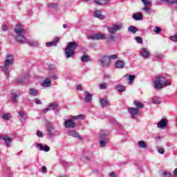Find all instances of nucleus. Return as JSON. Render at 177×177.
<instances>
[{"label": "nucleus", "mask_w": 177, "mask_h": 177, "mask_svg": "<svg viewBox=\"0 0 177 177\" xmlns=\"http://www.w3.org/2000/svg\"><path fill=\"white\" fill-rule=\"evenodd\" d=\"M15 63V57L12 54L7 53L4 60V66H2V71L8 75L10 73V66Z\"/></svg>", "instance_id": "1"}, {"label": "nucleus", "mask_w": 177, "mask_h": 177, "mask_svg": "<svg viewBox=\"0 0 177 177\" xmlns=\"http://www.w3.org/2000/svg\"><path fill=\"white\" fill-rule=\"evenodd\" d=\"M15 32L17 34L16 41L19 44H26L27 39L24 37L25 31L24 29L21 28V25L17 24L15 29Z\"/></svg>", "instance_id": "2"}, {"label": "nucleus", "mask_w": 177, "mask_h": 177, "mask_svg": "<svg viewBox=\"0 0 177 177\" xmlns=\"http://www.w3.org/2000/svg\"><path fill=\"white\" fill-rule=\"evenodd\" d=\"M124 26L122 24H115L111 27H108V32L110 34L109 40L110 41H115V36L114 35L117 31H120V30H122Z\"/></svg>", "instance_id": "3"}, {"label": "nucleus", "mask_w": 177, "mask_h": 177, "mask_svg": "<svg viewBox=\"0 0 177 177\" xmlns=\"http://www.w3.org/2000/svg\"><path fill=\"white\" fill-rule=\"evenodd\" d=\"M77 46L78 44L74 41L69 42L65 48V57L70 59L73 55H75V49H77Z\"/></svg>", "instance_id": "4"}, {"label": "nucleus", "mask_w": 177, "mask_h": 177, "mask_svg": "<svg viewBox=\"0 0 177 177\" xmlns=\"http://www.w3.org/2000/svg\"><path fill=\"white\" fill-rule=\"evenodd\" d=\"M171 83L168 80H165V77L162 76H159L156 77V80L154 81V88L155 89H162L164 86H169Z\"/></svg>", "instance_id": "5"}, {"label": "nucleus", "mask_w": 177, "mask_h": 177, "mask_svg": "<svg viewBox=\"0 0 177 177\" xmlns=\"http://www.w3.org/2000/svg\"><path fill=\"white\" fill-rule=\"evenodd\" d=\"M47 133L49 136V138H55L56 135H60L59 131L56 130V127L52 124H49L47 126Z\"/></svg>", "instance_id": "6"}, {"label": "nucleus", "mask_w": 177, "mask_h": 177, "mask_svg": "<svg viewBox=\"0 0 177 177\" xmlns=\"http://www.w3.org/2000/svg\"><path fill=\"white\" fill-rule=\"evenodd\" d=\"M90 39H92V41H100L103 39H106L107 37H106V35L98 32L97 34H92L89 36Z\"/></svg>", "instance_id": "7"}, {"label": "nucleus", "mask_w": 177, "mask_h": 177, "mask_svg": "<svg viewBox=\"0 0 177 177\" xmlns=\"http://www.w3.org/2000/svg\"><path fill=\"white\" fill-rule=\"evenodd\" d=\"M100 66L102 67H109L110 66V59H109V57L107 55H104L100 60H99Z\"/></svg>", "instance_id": "8"}, {"label": "nucleus", "mask_w": 177, "mask_h": 177, "mask_svg": "<svg viewBox=\"0 0 177 177\" xmlns=\"http://www.w3.org/2000/svg\"><path fill=\"white\" fill-rule=\"evenodd\" d=\"M127 110L133 120H135V118H136V115L139 114V110L135 107H129Z\"/></svg>", "instance_id": "9"}, {"label": "nucleus", "mask_w": 177, "mask_h": 177, "mask_svg": "<svg viewBox=\"0 0 177 177\" xmlns=\"http://www.w3.org/2000/svg\"><path fill=\"white\" fill-rule=\"evenodd\" d=\"M57 107H59V104L53 102L50 103L48 107L42 110V113H46L48 111H50V110H56Z\"/></svg>", "instance_id": "10"}, {"label": "nucleus", "mask_w": 177, "mask_h": 177, "mask_svg": "<svg viewBox=\"0 0 177 177\" xmlns=\"http://www.w3.org/2000/svg\"><path fill=\"white\" fill-rule=\"evenodd\" d=\"M168 125V120L163 118L157 124L158 128L160 129H165V127Z\"/></svg>", "instance_id": "11"}, {"label": "nucleus", "mask_w": 177, "mask_h": 177, "mask_svg": "<svg viewBox=\"0 0 177 177\" xmlns=\"http://www.w3.org/2000/svg\"><path fill=\"white\" fill-rule=\"evenodd\" d=\"M140 55L144 59H149V57H150V51H149V50H147V48H141Z\"/></svg>", "instance_id": "12"}, {"label": "nucleus", "mask_w": 177, "mask_h": 177, "mask_svg": "<svg viewBox=\"0 0 177 177\" xmlns=\"http://www.w3.org/2000/svg\"><path fill=\"white\" fill-rule=\"evenodd\" d=\"M65 128H71L74 129L75 128V123L71 120H66L64 122Z\"/></svg>", "instance_id": "13"}, {"label": "nucleus", "mask_w": 177, "mask_h": 177, "mask_svg": "<svg viewBox=\"0 0 177 177\" xmlns=\"http://www.w3.org/2000/svg\"><path fill=\"white\" fill-rule=\"evenodd\" d=\"M59 41H60V38L59 37H55L53 41L46 43V46H56V45L59 44Z\"/></svg>", "instance_id": "14"}, {"label": "nucleus", "mask_w": 177, "mask_h": 177, "mask_svg": "<svg viewBox=\"0 0 177 177\" xmlns=\"http://www.w3.org/2000/svg\"><path fill=\"white\" fill-rule=\"evenodd\" d=\"M68 136H73V138H76L77 139H79V140H83V138H82L81 136H80V134H78V133H77V131H69L68 132Z\"/></svg>", "instance_id": "15"}, {"label": "nucleus", "mask_w": 177, "mask_h": 177, "mask_svg": "<svg viewBox=\"0 0 177 177\" xmlns=\"http://www.w3.org/2000/svg\"><path fill=\"white\" fill-rule=\"evenodd\" d=\"M94 17H97V19H100V20H104V19H106V17L104 15H102L101 10H94Z\"/></svg>", "instance_id": "16"}, {"label": "nucleus", "mask_w": 177, "mask_h": 177, "mask_svg": "<svg viewBox=\"0 0 177 177\" xmlns=\"http://www.w3.org/2000/svg\"><path fill=\"white\" fill-rule=\"evenodd\" d=\"M84 93V102L86 103H91L92 102V97H93V95H92V93H89L88 91H85Z\"/></svg>", "instance_id": "17"}, {"label": "nucleus", "mask_w": 177, "mask_h": 177, "mask_svg": "<svg viewBox=\"0 0 177 177\" xmlns=\"http://www.w3.org/2000/svg\"><path fill=\"white\" fill-rule=\"evenodd\" d=\"M93 2L95 5H98L99 6H104V5L110 3V0H93Z\"/></svg>", "instance_id": "18"}, {"label": "nucleus", "mask_w": 177, "mask_h": 177, "mask_svg": "<svg viewBox=\"0 0 177 177\" xmlns=\"http://www.w3.org/2000/svg\"><path fill=\"white\" fill-rule=\"evenodd\" d=\"M52 85V81L50 77H47L45 80L41 83V86L44 88H49Z\"/></svg>", "instance_id": "19"}, {"label": "nucleus", "mask_w": 177, "mask_h": 177, "mask_svg": "<svg viewBox=\"0 0 177 177\" xmlns=\"http://www.w3.org/2000/svg\"><path fill=\"white\" fill-rule=\"evenodd\" d=\"M2 140H4L6 146H7V147H10V143H12L13 138L8 136H3L2 137Z\"/></svg>", "instance_id": "20"}, {"label": "nucleus", "mask_w": 177, "mask_h": 177, "mask_svg": "<svg viewBox=\"0 0 177 177\" xmlns=\"http://www.w3.org/2000/svg\"><path fill=\"white\" fill-rule=\"evenodd\" d=\"M116 68H124L125 67V62L121 59L117 60L115 63Z\"/></svg>", "instance_id": "21"}, {"label": "nucleus", "mask_w": 177, "mask_h": 177, "mask_svg": "<svg viewBox=\"0 0 177 177\" xmlns=\"http://www.w3.org/2000/svg\"><path fill=\"white\" fill-rule=\"evenodd\" d=\"M37 147H40V151H46L48 153L50 150V148L48 147V145H42L41 144L39 143L37 144Z\"/></svg>", "instance_id": "22"}, {"label": "nucleus", "mask_w": 177, "mask_h": 177, "mask_svg": "<svg viewBox=\"0 0 177 177\" xmlns=\"http://www.w3.org/2000/svg\"><path fill=\"white\" fill-rule=\"evenodd\" d=\"M115 89L119 92V93H122L127 91V88L122 85L118 84L115 86Z\"/></svg>", "instance_id": "23"}, {"label": "nucleus", "mask_w": 177, "mask_h": 177, "mask_svg": "<svg viewBox=\"0 0 177 177\" xmlns=\"http://www.w3.org/2000/svg\"><path fill=\"white\" fill-rule=\"evenodd\" d=\"M20 96V93H12L11 94V102L12 103H17V98Z\"/></svg>", "instance_id": "24"}, {"label": "nucleus", "mask_w": 177, "mask_h": 177, "mask_svg": "<svg viewBox=\"0 0 177 177\" xmlns=\"http://www.w3.org/2000/svg\"><path fill=\"white\" fill-rule=\"evenodd\" d=\"M18 114H19L21 120H22V121H26V120H27V115L26 114V111H18Z\"/></svg>", "instance_id": "25"}, {"label": "nucleus", "mask_w": 177, "mask_h": 177, "mask_svg": "<svg viewBox=\"0 0 177 177\" xmlns=\"http://www.w3.org/2000/svg\"><path fill=\"white\" fill-rule=\"evenodd\" d=\"M134 104L138 110H142V109L145 108V105L139 101H134Z\"/></svg>", "instance_id": "26"}, {"label": "nucleus", "mask_w": 177, "mask_h": 177, "mask_svg": "<svg viewBox=\"0 0 177 177\" xmlns=\"http://www.w3.org/2000/svg\"><path fill=\"white\" fill-rule=\"evenodd\" d=\"M100 106H102V108L104 109V107H106L107 104H109V101H107V100L104 98H101L100 100Z\"/></svg>", "instance_id": "27"}, {"label": "nucleus", "mask_w": 177, "mask_h": 177, "mask_svg": "<svg viewBox=\"0 0 177 177\" xmlns=\"http://www.w3.org/2000/svg\"><path fill=\"white\" fill-rule=\"evenodd\" d=\"M137 145L140 149H146L147 147V144L143 140L138 141Z\"/></svg>", "instance_id": "28"}, {"label": "nucleus", "mask_w": 177, "mask_h": 177, "mask_svg": "<svg viewBox=\"0 0 177 177\" xmlns=\"http://www.w3.org/2000/svg\"><path fill=\"white\" fill-rule=\"evenodd\" d=\"M133 19L137 21L143 20V15L140 13H136L133 15Z\"/></svg>", "instance_id": "29"}, {"label": "nucleus", "mask_w": 177, "mask_h": 177, "mask_svg": "<svg viewBox=\"0 0 177 177\" xmlns=\"http://www.w3.org/2000/svg\"><path fill=\"white\" fill-rule=\"evenodd\" d=\"M38 90L34 88H29V94L31 95V96H37L38 95Z\"/></svg>", "instance_id": "30"}, {"label": "nucleus", "mask_w": 177, "mask_h": 177, "mask_svg": "<svg viewBox=\"0 0 177 177\" xmlns=\"http://www.w3.org/2000/svg\"><path fill=\"white\" fill-rule=\"evenodd\" d=\"M93 158V154H92L91 153V155H86L83 159V161H84L85 162H89L92 161Z\"/></svg>", "instance_id": "31"}, {"label": "nucleus", "mask_w": 177, "mask_h": 177, "mask_svg": "<svg viewBox=\"0 0 177 177\" xmlns=\"http://www.w3.org/2000/svg\"><path fill=\"white\" fill-rule=\"evenodd\" d=\"M128 31L129 32H132V34H136V32L138 31V29H137V28L133 26H131L128 28Z\"/></svg>", "instance_id": "32"}, {"label": "nucleus", "mask_w": 177, "mask_h": 177, "mask_svg": "<svg viewBox=\"0 0 177 177\" xmlns=\"http://www.w3.org/2000/svg\"><path fill=\"white\" fill-rule=\"evenodd\" d=\"M161 102H162L161 98L158 97H154L153 98H152V103L153 104H160Z\"/></svg>", "instance_id": "33"}, {"label": "nucleus", "mask_w": 177, "mask_h": 177, "mask_svg": "<svg viewBox=\"0 0 177 177\" xmlns=\"http://www.w3.org/2000/svg\"><path fill=\"white\" fill-rule=\"evenodd\" d=\"M142 10L147 13V15H151L153 11L151 8L144 7L142 8Z\"/></svg>", "instance_id": "34"}, {"label": "nucleus", "mask_w": 177, "mask_h": 177, "mask_svg": "<svg viewBox=\"0 0 177 177\" xmlns=\"http://www.w3.org/2000/svg\"><path fill=\"white\" fill-rule=\"evenodd\" d=\"M3 120H5V121H9L10 118H12V115H10V113H4L2 115Z\"/></svg>", "instance_id": "35"}, {"label": "nucleus", "mask_w": 177, "mask_h": 177, "mask_svg": "<svg viewBox=\"0 0 177 177\" xmlns=\"http://www.w3.org/2000/svg\"><path fill=\"white\" fill-rule=\"evenodd\" d=\"M107 57H108V59H109V62L111 60H117V59H118V55L117 54H113Z\"/></svg>", "instance_id": "36"}, {"label": "nucleus", "mask_w": 177, "mask_h": 177, "mask_svg": "<svg viewBox=\"0 0 177 177\" xmlns=\"http://www.w3.org/2000/svg\"><path fill=\"white\" fill-rule=\"evenodd\" d=\"M72 120H75V121H78L80 120H84V115L80 114V115H76V116H73L72 118Z\"/></svg>", "instance_id": "37"}, {"label": "nucleus", "mask_w": 177, "mask_h": 177, "mask_svg": "<svg viewBox=\"0 0 177 177\" xmlns=\"http://www.w3.org/2000/svg\"><path fill=\"white\" fill-rule=\"evenodd\" d=\"M154 59H157L158 60H162L164 59V55L161 53H158L154 55Z\"/></svg>", "instance_id": "38"}, {"label": "nucleus", "mask_w": 177, "mask_h": 177, "mask_svg": "<svg viewBox=\"0 0 177 177\" xmlns=\"http://www.w3.org/2000/svg\"><path fill=\"white\" fill-rule=\"evenodd\" d=\"M161 176L162 177H171V176H172V173H171L170 171H165L161 174Z\"/></svg>", "instance_id": "39"}, {"label": "nucleus", "mask_w": 177, "mask_h": 177, "mask_svg": "<svg viewBox=\"0 0 177 177\" xmlns=\"http://www.w3.org/2000/svg\"><path fill=\"white\" fill-rule=\"evenodd\" d=\"M109 84L107 83H101L99 84L100 89H107Z\"/></svg>", "instance_id": "40"}, {"label": "nucleus", "mask_w": 177, "mask_h": 177, "mask_svg": "<svg viewBox=\"0 0 177 177\" xmlns=\"http://www.w3.org/2000/svg\"><path fill=\"white\" fill-rule=\"evenodd\" d=\"M17 84H24V82H26L25 77H18L16 80Z\"/></svg>", "instance_id": "41"}, {"label": "nucleus", "mask_w": 177, "mask_h": 177, "mask_svg": "<svg viewBox=\"0 0 177 177\" xmlns=\"http://www.w3.org/2000/svg\"><path fill=\"white\" fill-rule=\"evenodd\" d=\"M141 2H142L145 7L151 6V2L149 1V0H141Z\"/></svg>", "instance_id": "42"}, {"label": "nucleus", "mask_w": 177, "mask_h": 177, "mask_svg": "<svg viewBox=\"0 0 177 177\" xmlns=\"http://www.w3.org/2000/svg\"><path fill=\"white\" fill-rule=\"evenodd\" d=\"M28 45L30 46H38L39 44H38V42L37 41H34L32 40L30 41L29 42H28Z\"/></svg>", "instance_id": "43"}, {"label": "nucleus", "mask_w": 177, "mask_h": 177, "mask_svg": "<svg viewBox=\"0 0 177 177\" xmlns=\"http://www.w3.org/2000/svg\"><path fill=\"white\" fill-rule=\"evenodd\" d=\"M82 62H88L89 61V56L84 55L81 57Z\"/></svg>", "instance_id": "44"}, {"label": "nucleus", "mask_w": 177, "mask_h": 177, "mask_svg": "<svg viewBox=\"0 0 177 177\" xmlns=\"http://www.w3.org/2000/svg\"><path fill=\"white\" fill-rule=\"evenodd\" d=\"M135 75H131L129 77V84L131 85L132 82H133V80H135Z\"/></svg>", "instance_id": "45"}, {"label": "nucleus", "mask_w": 177, "mask_h": 177, "mask_svg": "<svg viewBox=\"0 0 177 177\" xmlns=\"http://www.w3.org/2000/svg\"><path fill=\"white\" fill-rule=\"evenodd\" d=\"M167 3H169L170 5H176L177 0H165Z\"/></svg>", "instance_id": "46"}, {"label": "nucleus", "mask_w": 177, "mask_h": 177, "mask_svg": "<svg viewBox=\"0 0 177 177\" xmlns=\"http://www.w3.org/2000/svg\"><path fill=\"white\" fill-rule=\"evenodd\" d=\"M106 145H107V141H106V140H102L100 141V147H104Z\"/></svg>", "instance_id": "47"}, {"label": "nucleus", "mask_w": 177, "mask_h": 177, "mask_svg": "<svg viewBox=\"0 0 177 177\" xmlns=\"http://www.w3.org/2000/svg\"><path fill=\"white\" fill-rule=\"evenodd\" d=\"M135 39L138 44H143V39L140 37H136Z\"/></svg>", "instance_id": "48"}, {"label": "nucleus", "mask_w": 177, "mask_h": 177, "mask_svg": "<svg viewBox=\"0 0 177 177\" xmlns=\"http://www.w3.org/2000/svg\"><path fill=\"white\" fill-rule=\"evenodd\" d=\"M170 39L171 41H173V42H177V34L171 36Z\"/></svg>", "instance_id": "49"}, {"label": "nucleus", "mask_w": 177, "mask_h": 177, "mask_svg": "<svg viewBox=\"0 0 177 177\" xmlns=\"http://www.w3.org/2000/svg\"><path fill=\"white\" fill-rule=\"evenodd\" d=\"M154 32H156V34H160V32H161V28L160 27H155L153 29Z\"/></svg>", "instance_id": "50"}, {"label": "nucleus", "mask_w": 177, "mask_h": 177, "mask_svg": "<svg viewBox=\"0 0 177 177\" xmlns=\"http://www.w3.org/2000/svg\"><path fill=\"white\" fill-rule=\"evenodd\" d=\"M33 102H34V103H35L36 104H42V102H41L39 99H38V98H35V99L33 100Z\"/></svg>", "instance_id": "51"}, {"label": "nucleus", "mask_w": 177, "mask_h": 177, "mask_svg": "<svg viewBox=\"0 0 177 177\" xmlns=\"http://www.w3.org/2000/svg\"><path fill=\"white\" fill-rule=\"evenodd\" d=\"M37 136H38V138H44V133L41 131H37Z\"/></svg>", "instance_id": "52"}, {"label": "nucleus", "mask_w": 177, "mask_h": 177, "mask_svg": "<svg viewBox=\"0 0 177 177\" xmlns=\"http://www.w3.org/2000/svg\"><path fill=\"white\" fill-rule=\"evenodd\" d=\"M1 30L2 31H8V30H9V28L6 25H2Z\"/></svg>", "instance_id": "53"}, {"label": "nucleus", "mask_w": 177, "mask_h": 177, "mask_svg": "<svg viewBox=\"0 0 177 177\" xmlns=\"http://www.w3.org/2000/svg\"><path fill=\"white\" fill-rule=\"evenodd\" d=\"M48 6L52 9H56V8H57V5L56 3H50L48 5Z\"/></svg>", "instance_id": "54"}, {"label": "nucleus", "mask_w": 177, "mask_h": 177, "mask_svg": "<svg viewBox=\"0 0 177 177\" xmlns=\"http://www.w3.org/2000/svg\"><path fill=\"white\" fill-rule=\"evenodd\" d=\"M41 172H43V174H46V172H48V169H46V167L43 166L41 167Z\"/></svg>", "instance_id": "55"}, {"label": "nucleus", "mask_w": 177, "mask_h": 177, "mask_svg": "<svg viewBox=\"0 0 177 177\" xmlns=\"http://www.w3.org/2000/svg\"><path fill=\"white\" fill-rule=\"evenodd\" d=\"M158 152H159L160 154H165V150H164L163 148L160 147V148H158Z\"/></svg>", "instance_id": "56"}, {"label": "nucleus", "mask_w": 177, "mask_h": 177, "mask_svg": "<svg viewBox=\"0 0 177 177\" xmlns=\"http://www.w3.org/2000/svg\"><path fill=\"white\" fill-rule=\"evenodd\" d=\"M165 2V0H156V3L158 5H162Z\"/></svg>", "instance_id": "57"}, {"label": "nucleus", "mask_w": 177, "mask_h": 177, "mask_svg": "<svg viewBox=\"0 0 177 177\" xmlns=\"http://www.w3.org/2000/svg\"><path fill=\"white\" fill-rule=\"evenodd\" d=\"M110 122L111 124H112V125H115V124H117V121L115 120V119H111Z\"/></svg>", "instance_id": "58"}, {"label": "nucleus", "mask_w": 177, "mask_h": 177, "mask_svg": "<svg viewBox=\"0 0 177 177\" xmlns=\"http://www.w3.org/2000/svg\"><path fill=\"white\" fill-rule=\"evenodd\" d=\"M76 89L77 91H84V89L82 88V86L81 85L77 86Z\"/></svg>", "instance_id": "59"}, {"label": "nucleus", "mask_w": 177, "mask_h": 177, "mask_svg": "<svg viewBox=\"0 0 177 177\" xmlns=\"http://www.w3.org/2000/svg\"><path fill=\"white\" fill-rule=\"evenodd\" d=\"M104 78L106 80H110V78H111V75H109V74H106L104 75Z\"/></svg>", "instance_id": "60"}, {"label": "nucleus", "mask_w": 177, "mask_h": 177, "mask_svg": "<svg viewBox=\"0 0 177 177\" xmlns=\"http://www.w3.org/2000/svg\"><path fill=\"white\" fill-rule=\"evenodd\" d=\"M117 175L115 174V173L114 172H111L110 174H109V177H116Z\"/></svg>", "instance_id": "61"}, {"label": "nucleus", "mask_w": 177, "mask_h": 177, "mask_svg": "<svg viewBox=\"0 0 177 177\" xmlns=\"http://www.w3.org/2000/svg\"><path fill=\"white\" fill-rule=\"evenodd\" d=\"M174 176H177V168H176L173 171Z\"/></svg>", "instance_id": "62"}, {"label": "nucleus", "mask_w": 177, "mask_h": 177, "mask_svg": "<svg viewBox=\"0 0 177 177\" xmlns=\"http://www.w3.org/2000/svg\"><path fill=\"white\" fill-rule=\"evenodd\" d=\"M106 136H107V134H106V133L101 134L102 139H104V138H106Z\"/></svg>", "instance_id": "63"}, {"label": "nucleus", "mask_w": 177, "mask_h": 177, "mask_svg": "<svg viewBox=\"0 0 177 177\" xmlns=\"http://www.w3.org/2000/svg\"><path fill=\"white\" fill-rule=\"evenodd\" d=\"M52 78H53V80H57V75H53Z\"/></svg>", "instance_id": "64"}]
</instances>
